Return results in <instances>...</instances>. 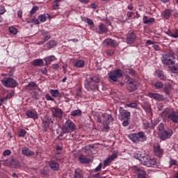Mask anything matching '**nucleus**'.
I'll list each match as a JSON object with an SVG mask.
<instances>
[{"instance_id": "1", "label": "nucleus", "mask_w": 178, "mask_h": 178, "mask_svg": "<svg viewBox=\"0 0 178 178\" xmlns=\"http://www.w3.org/2000/svg\"><path fill=\"white\" fill-rule=\"evenodd\" d=\"M161 116L164 120L178 123V111H175L172 108H166L162 113Z\"/></svg>"}, {"instance_id": "2", "label": "nucleus", "mask_w": 178, "mask_h": 178, "mask_svg": "<svg viewBox=\"0 0 178 178\" xmlns=\"http://www.w3.org/2000/svg\"><path fill=\"white\" fill-rule=\"evenodd\" d=\"M100 81L99 77L97 76H90L89 79H86L84 81L85 88L88 91H95V90L98 89V83Z\"/></svg>"}, {"instance_id": "3", "label": "nucleus", "mask_w": 178, "mask_h": 178, "mask_svg": "<svg viewBox=\"0 0 178 178\" xmlns=\"http://www.w3.org/2000/svg\"><path fill=\"white\" fill-rule=\"evenodd\" d=\"M128 138L132 141V143H134V144H138L147 141V135H145L144 131H139L129 134Z\"/></svg>"}, {"instance_id": "4", "label": "nucleus", "mask_w": 178, "mask_h": 178, "mask_svg": "<svg viewBox=\"0 0 178 178\" xmlns=\"http://www.w3.org/2000/svg\"><path fill=\"white\" fill-rule=\"evenodd\" d=\"M55 126H56V124L54 122V119L49 118V117H45L42 120V131H48V129H50V130H54L55 129Z\"/></svg>"}, {"instance_id": "5", "label": "nucleus", "mask_w": 178, "mask_h": 178, "mask_svg": "<svg viewBox=\"0 0 178 178\" xmlns=\"http://www.w3.org/2000/svg\"><path fill=\"white\" fill-rule=\"evenodd\" d=\"M122 77H123V73L120 69L114 70L108 74V79L111 83L113 81L118 82V79Z\"/></svg>"}, {"instance_id": "6", "label": "nucleus", "mask_w": 178, "mask_h": 178, "mask_svg": "<svg viewBox=\"0 0 178 178\" xmlns=\"http://www.w3.org/2000/svg\"><path fill=\"white\" fill-rule=\"evenodd\" d=\"M1 81L6 88H15L17 86V81L12 77H5Z\"/></svg>"}, {"instance_id": "7", "label": "nucleus", "mask_w": 178, "mask_h": 178, "mask_svg": "<svg viewBox=\"0 0 178 178\" xmlns=\"http://www.w3.org/2000/svg\"><path fill=\"white\" fill-rule=\"evenodd\" d=\"M76 125L74 124V122L71 120H67L62 127V132L64 134H66V133H72V131H74Z\"/></svg>"}, {"instance_id": "8", "label": "nucleus", "mask_w": 178, "mask_h": 178, "mask_svg": "<svg viewBox=\"0 0 178 178\" xmlns=\"http://www.w3.org/2000/svg\"><path fill=\"white\" fill-rule=\"evenodd\" d=\"M161 60L163 64L166 66L175 65V55L170 54H163L161 57Z\"/></svg>"}, {"instance_id": "9", "label": "nucleus", "mask_w": 178, "mask_h": 178, "mask_svg": "<svg viewBox=\"0 0 178 178\" xmlns=\"http://www.w3.org/2000/svg\"><path fill=\"white\" fill-rule=\"evenodd\" d=\"M131 172L136 175L137 178H147V172L145 170L138 166L132 167Z\"/></svg>"}, {"instance_id": "10", "label": "nucleus", "mask_w": 178, "mask_h": 178, "mask_svg": "<svg viewBox=\"0 0 178 178\" xmlns=\"http://www.w3.org/2000/svg\"><path fill=\"white\" fill-rule=\"evenodd\" d=\"M138 86H140V84L136 79H130L127 81V87L129 92L136 91V90L138 88Z\"/></svg>"}, {"instance_id": "11", "label": "nucleus", "mask_w": 178, "mask_h": 178, "mask_svg": "<svg viewBox=\"0 0 178 178\" xmlns=\"http://www.w3.org/2000/svg\"><path fill=\"white\" fill-rule=\"evenodd\" d=\"M172 136H173V130L169 128L165 129L162 132H159V137L161 140H163V141L170 138Z\"/></svg>"}, {"instance_id": "12", "label": "nucleus", "mask_w": 178, "mask_h": 178, "mask_svg": "<svg viewBox=\"0 0 178 178\" xmlns=\"http://www.w3.org/2000/svg\"><path fill=\"white\" fill-rule=\"evenodd\" d=\"M119 120H130V116H131L130 112L127 110H124L123 107L119 108Z\"/></svg>"}, {"instance_id": "13", "label": "nucleus", "mask_w": 178, "mask_h": 178, "mask_svg": "<svg viewBox=\"0 0 178 178\" xmlns=\"http://www.w3.org/2000/svg\"><path fill=\"white\" fill-rule=\"evenodd\" d=\"M137 40V34L134 31H130L128 32L126 38V41L127 44H134Z\"/></svg>"}, {"instance_id": "14", "label": "nucleus", "mask_w": 178, "mask_h": 178, "mask_svg": "<svg viewBox=\"0 0 178 178\" xmlns=\"http://www.w3.org/2000/svg\"><path fill=\"white\" fill-rule=\"evenodd\" d=\"M51 112L52 113L53 118L60 119L62 116H63V111L58 107H52L51 108Z\"/></svg>"}, {"instance_id": "15", "label": "nucleus", "mask_w": 178, "mask_h": 178, "mask_svg": "<svg viewBox=\"0 0 178 178\" xmlns=\"http://www.w3.org/2000/svg\"><path fill=\"white\" fill-rule=\"evenodd\" d=\"M95 31L98 34H106L108 31V28L106 24L101 23L97 27H96Z\"/></svg>"}, {"instance_id": "16", "label": "nucleus", "mask_w": 178, "mask_h": 178, "mask_svg": "<svg viewBox=\"0 0 178 178\" xmlns=\"http://www.w3.org/2000/svg\"><path fill=\"white\" fill-rule=\"evenodd\" d=\"M153 148L156 156H158V158H162V156H163V149L161 148L159 144H154Z\"/></svg>"}, {"instance_id": "17", "label": "nucleus", "mask_w": 178, "mask_h": 178, "mask_svg": "<svg viewBox=\"0 0 178 178\" xmlns=\"http://www.w3.org/2000/svg\"><path fill=\"white\" fill-rule=\"evenodd\" d=\"M147 97H149V98H152L155 101L161 102L165 99V97L163 96V95H161L159 93H155V92H149L147 94Z\"/></svg>"}, {"instance_id": "18", "label": "nucleus", "mask_w": 178, "mask_h": 178, "mask_svg": "<svg viewBox=\"0 0 178 178\" xmlns=\"http://www.w3.org/2000/svg\"><path fill=\"white\" fill-rule=\"evenodd\" d=\"M48 165L50 169H51V170H54V172H58V170H59L60 169L59 163H58V161H56V160H50L48 162Z\"/></svg>"}, {"instance_id": "19", "label": "nucleus", "mask_w": 178, "mask_h": 178, "mask_svg": "<svg viewBox=\"0 0 178 178\" xmlns=\"http://www.w3.org/2000/svg\"><path fill=\"white\" fill-rule=\"evenodd\" d=\"M26 115L30 119H38V113L35 109L28 110L26 111Z\"/></svg>"}, {"instance_id": "20", "label": "nucleus", "mask_w": 178, "mask_h": 178, "mask_svg": "<svg viewBox=\"0 0 178 178\" xmlns=\"http://www.w3.org/2000/svg\"><path fill=\"white\" fill-rule=\"evenodd\" d=\"M103 44L106 47H114V48H116V47H118L116 41L112 40L111 38H107L104 40Z\"/></svg>"}, {"instance_id": "21", "label": "nucleus", "mask_w": 178, "mask_h": 178, "mask_svg": "<svg viewBox=\"0 0 178 178\" xmlns=\"http://www.w3.org/2000/svg\"><path fill=\"white\" fill-rule=\"evenodd\" d=\"M116 158H118V154L116 153H113L104 161V166L109 165L113 161H115V159H116Z\"/></svg>"}, {"instance_id": "22", "label": "nucleus", "mask_w": 178, "mask_h": 178, "mask_svg": "<svg viewBox=\"0 0 178 178\" xmlns=\"http://www.w3.org/2000/svg\"><path fill=\"white\" fill-rule=\"evenodd\" d=\"M143 129H144V130H148V129H150V130H154V129H155V124L149 122L147 120H143Z\"/></svg>"}, {"instance_id": "23", "label": "nucleus", "mask_w": 178, "mask_h": 178, "mask_svg": "<svg viewBox=\"0 0 178 178\" xmlns=\"http://www.w3.org/2000/svg\"><path fill=\"white\" fill-rule=\"evenodd\" d=\"M38 88V85H36L35 82H30L27 86L24 87V91H31Z\"/></svg>"}, {"instance_id": "24", "label": "nucleus", "mask_w": 178, "mask_h": 178, "mask_svg": "<svg viewBox=\"0 0 178 178\" xmlns=\"http://www.w3.org/2000/svg\"><path fill=\"white\" fill-rule=\"evenodd\" d=\"M139 159V161H140L142 165H144L145 166H147V165H149V161L151 159V156L149 155L143 156L142 158L137 157Z\"/></svg>"}, {"instance_id": "25", "label": "nucleus", "mask_w": 178, "mask_h": 178, "mask_svg": "<svg viewBox=\"0 0 178 178\" xmlns=\"http://www.w3.org/2000/svg\"><path fill=\"white\" fill-rule=\"evenodd\" d=\"M165 34H167V35H169V37H172V38H178V29H168L165 32Z\"/></svg>"}, {"instance_id": "26", "label": "nucleus", "mask_w": 178, "mask_h": 178, "mask_svg": "<svg viewBox=\"0 0 178 178\" xmlns=\"http://www.w3.org/2000/svg\"><path fill=\"white\" fill-rule=\"evenodd\" d=\"M22 155H25V156H33V155H34V152L30 150V149L26 147H22Z\"/></svg>"}, {"instance_id": "27", "label": "nucleus", "mask_w": 178, "mask_h": 178, "mask_svg": "<svg viewBox=\"0 0 178 178\" xmlns=\"http://www.w3.org/2000/svg\"><path fill=\"white\" fill-rule=\"evenodd\" d=\"M143 24H149L152 25L155 23V18H149L148 19L147 16L144 15L143 17Z\"/></svg>"}, {"instance_id": "28", "label": "nucleus", "mask_w": 178, "mask_h": 178, "mask_svg": "<svg viewBox=\"0 0 178 178\" xmlns=\"http://www.w3.org/2000/svg\"><path fill=\"white\" fill-rule=\"evenodd\" d=\"M170 16H172V10L170 9H165L161 13V17H163L165 20H168Z\"/></svg>"}, {"instance_id": "29", "label": "nucleus", "mask_w": 178, "mask_h": 178, "mask_svg": "<svg viewBox=\"0 0 178 178\" xmlns=\"http://www.w3.org/2000/svg\"><path fill=\"white\" fill-rule=\"evenodd\" d=\"M102 118H103V120L106 123H111L112 120H113V118L112 117V115L104 113L102 115Z\"/></svg>"}, {"instance_id": "30", "label": "nucleus", "mask_w": 178, "mask_h": 178, "mask_svg": "<svg viewBox=\"0 0 178 178\" xmlns=\"http://www.w3.org/2000/svg\"><path fill=\"white\" fill-rule=\"evenodd\" d=\"M58 45V42L55 40H49L48 41L44 47L46 49H51V48H54V47H56Z\"/></svg>"}, {"instance_id": "31", "label": "nucleus", "mask_w": 178, "mask_h": 178, "mask_svg": "<svg viewBox=\"0 0 178 178\" xmlns=\"http://www.w3.org/2000/svg\"><path fill=\"white\" fill-rule=\"evenodd\" d=\"M74 178H83L84 177V174L83 172V170L80 168H76L74 170Z\"/></svg>"}, {"instance_id": "32", "label": "nucleus", "mask_w": 178, "mask_h": 178, "mask_svg": "<svg viewBox=\"0 0 178 178\" xmlns=\"http://www.w3.org/2000/svg\"><path fill=\"white\" fill-rule=\"evenodd\" d=\"M149 165H146L148 168H158L159 166V163L156 161V159L153 158L151 159L150 157V161H149Z\"/></svg>"}, {"instance_id": "33", "label": "nucleus", "mask_w": 178, "mask_h": 178, "mask_svg": "<svg viewBox=\"0 0 178 178\" xmlns=\"http://www.w3.org/2000/svg\"><path fill=\"white\" fill-rule=\"evenodd\" d=\"M156 74L158 79L162 80L163 81H166V75H165L163 71L158 70L156 71Z\"/></svg>"}, {"instance_id": "34", "label": "nucleus", "mask_w": 178, "mask_h": 178, "mask_svg": "<svg viewBox=\"0 0 178 178\" xmlns=\"http://www.w3.org/2000/svg\"><path fill=\"white\" fill-rule=\"evenodd\" d=\"M50 94H51V96L54 98H58V97H59V98H62V96L64 95L63 93L60 94L58 90L54 89L50 90Z\"/></svg>"}, {"instance_id": "35", "label": "nucleus", "mask_w": 178, "mask_h": 178, "mask_svg": "<svg viewBox=\"0 0 178 178\" xmlns=\"http://www.w3.org/2000/svg\"><path fill=\"white\" fill-rule=\"evenodd\" d=\"M78 159L81 163H90V162H91V159H90V158H87L84 155H80Z\"/></svg>"}, {"instance_id": "36", "label": "nucleus", "mask_w": 178, "mask_h": 178, "mask_svg": "<svg viewBox=\"0 0 178 178\" xmlns=\"http://www.w3.org/2000/svg\"><path fill=\"white\" fill-rule=\"evenodd\" d=\"M44 60L46 62V65L48 66L49 65H51L54 60H56V58L55 56H50L48 57H45L44 58Z\"/></svg>"}, {"instance_id": "37", "label": "nucleus", "mask_w": 178, "mask_h": 178, "mask_svg": "<svg viewBox=\"0 0 178 178\" xmlns=\"http://www.w3.org/2000/svg\"><path fill=\"white\" fill-rule=\"evenodd\" d=\"M33 66H44V60L41 58H37L32 63Z\"/></svg>"}, {"instance_id": "38", "label": "nucleus", "mask_w": 178, "mask_h": 178, "mask_svg": "<svg viewBox=\"0 0 178 178\" xmlns=\"http://www.w3.org/2000/svg\"><path fill=\"white\" fill-rule=\"evenodd\" d=\"M126 73H128V74H130L132 77H136L137 76V72L136 70H133V68H127Z\"/></svg>"}, {"instance_id": "39", "label": "nucleus", "mask_w": 178, "mask_h": 178, "mask_svg": "<svg viewBox=\"0 0 178 178\" xmlns=\"http://www.w3.org/2000/svg\"><path fill=\"white\" fill-rule=\"evenodd\" d=\"M84 60H77L75 63H74V66L75 67H84Z\"/></svg>"}, {"instance_id": "40", "label": "nucleus", "mask_w": 178, "mask_h": 178, "mask_svg": "<svg viewBox=\"0 0 178 178\" xmlns=\"http://www.w3.org/2000/svg\"><path fill=\"white\" fill-rule=\"evenodd\" d=\"M8 31L10 34H12L13 35H16L17 33L19 32L17 31V29H16L15 26H10L8 28Z\"/></svg>"}, {"instance_id": "41", "label": "nucleus", "mask_w": 178, "mask_h": 178, "mask_svg": "<svg viewBox=\"0 0 178 178\" xmlns=\"http://www.w3.org/2000/svg\"><path fill=\"white\" fill-rule=\"evenodd\" d=\"M82 113H83L81 112V110H80V109L74 110L71 112V116H74V117L81 116Z\"/></svg>"}, {"instance_id": "42", "label": "nucleus", "mask_w": 178, "mask_h": 178, "mask_svg": "<svg viewBox=\"0 0 178 178\" xmlns=\"http://www.w3.org/2000/svg\"><path fill=\"white\" fill-rule=\"evenodd\" d=\"M154 86L156 90H161V88H163V83H162L161 81H156Z\"/></svg>"}, {"instance_id": "43", "label": "nucleus", "mask_w": 178, "mask_h": 178, "mask_svg": "<svg viewBox=\"0 0 178 178\" xmlns=\"http://www.w3.org/2000/svg\"><path fill=\"white\" fill-rule=\"evenodd\" d=\"M170 90H172V86L168 85L164 87L163 91L166 94V95H170Z\"/></svg>"}, {"instance_id": "44", "label": "nucleus", "mask_w": 178, "mask_h": 178, "mask_svg": "<svg viewBox=\"0 0 178 178\" xmlns=\"http://www.w3.org/2000/svg\"><path fill=\"white\" fill-rule=\"evenodd\" d=\"M39 22H41V23H45L47 22V16L45 14H42L38 16Z\"/></svg>"}, {"instance_id": "45", "label": "nucleus", "mask_w": 178, "mask_h": 178, "mask_svg": "<svg viewBox=\"0 0 178 178\" xmlns=\"http://www.w3.org/2000/svg\"><path fill=\"white\" fill-rule=\"evenodd\" d=\"M142 108L147 112V113H149L151 112V105L149 104H144L142 106Z\"/></svg>"}, {"instance_id": "46", "label": "nucleus", "mask_w": 178, "mask_h": 178, "mask_svg": "<svg viewBox=\"0 0 178 178\" xmlns=\"http://www.w3.org/2000/svg\"><path fill=\"white\" fill-rule=\"evenodd\" d=\"M27 134V131L24 130V129H20L18 132L19 137H24Z\"/></svg>"}, {"instance_id": "47", "label": "nucleus", "mask_w": 178, "mask_h": 178, "mask_svg": "<svg viewBox=\"0 0 178 178\" xmlns=\"http://www.w3.org/2000/svg\"><path fill=\"white\" fill-rule=\"evenodd\" d=\"M59 6H60V4L58 3L57 1H54L52 4V8L54 10H56V9H59Z\"/></svg>"}, {"instance_id": "48", "label": "nucleus", "mask_w": 178, "mask_h": 178, "mask_svg": "<svg viewBox=\"0 0 178 178\" xmlns=\"http://www.w3.org/2000/svg\"><path fill=\"white\" fill-rule=\"evenodd\" d=\"M125 106H127L128 108H137V103L133 102V103L126 104Z\"/></svg>"}, {"instance_id": "49", "label": "nucleus", "mask_w": 178, "mask_h": 178, "mask_svg": "<svg viewBox=\"0 0 178 178\" xmlns=\"http://www.w3.org/2000/svg\"><path fill=\"white\" fill-rule=\"evenodd\" d=\"M32 98H34V99H40L41 97H40L38 92L33 91L32 92Z\"/></svg>"}, {"instance_id": "50", "label": "nucleus", "mask_w": 178, "mask_h": 178, "mask_svg": "<svg viewBox=\"0 0 178 178\" xmlns=\"http://www.w3.org/2000/svg\"><path fill=\"white\" fill-rule=\"evenodd\" d=\"M157 129L159 131V133H162L165 129V125L163 123H161L158 127Z\"/></svg>"}, {"instance_id": "51", "label": "nucleus", "mask_w": 178, "mask_h": 178, "mask_svg": "<svg viewBox=\"0 0 178 178\" xmlns=\"http://www.w3.org/2000/svg\"><path fill=\"white\" fill-rule=\"evenodd\" d=\"M106 55H108V56H112V55H113V54H115V50L110 49H107L106 50Z\"/></svg>"}, {"instance_id": "52", "label": "nucleus", "mask_w": 178, "mask_h": 178, "mask_svg": "<svg viewBox=\"0 0 178 178\" xmlns=\"http://www.w3.org/2000/svg\"><path fill=\"white\" fill-rule=\"evenodd\" d=\"M56 155H59L60 154V152H59L62 151L63 149V147H62V146L57 145L56 147Z\"/></svg>"}, {"instance_id": "53", "label": "nucleus", "mask_w": 178, "mask_h": 178, "mask_svg": "<svg viewBox=\"0 0 178 178\" xmlns=\"http://www.w3.org/2000/svg\"><path fill=\"white\" fill-rule=\"evenodd\" d=\"M170 70L172 73H178V65L171 67Z\"/></svg>"}, {"instance_id": "54", "label": "nucleus", "mask_w": 178, "mask_h": 178, "mask_svg": "<svg viewBox=\"0 0 178 178\" xmlns=\"http://www.w3.org/2000/svg\"><path fill=\"white\" fill-rule=\"evenodd\" d=\"M12 154V151L10 149H6L3 152V156H9Z\"/></svg>"}, {"instance_id": "55", "label": "nucleus", "mask_w": 178, "mask_h": 178, "mask_svg": "<svg viewBox=\"0 0 178 178\" xmlns=\"http://www.w3.org/2000/svg\"><path fill=\"white\" fill-rule=\"evenodd\" d=\"M45 98L47 101H55V99L52 98V97H51V95H49V93H47L45 95Z\"/></svg>"}, {"instance_id": "56", "label": "nucleus", "mask_w": 178, "mask_h": 178, "mask_svg": "<svg viewBox=\"0 0 178 178\" xmlns=\"http://www.w3.org/2000/svg\"><path fill=\"white\" fill-rule=\"evenodd\" d=\"M39 9V6H34L31 10V15H34V13H36L37 10H38Z\"/></svg>"}, {"instance_id": "57", "label": "nucleus", "mask_w": 178, "mask_h": 178, "mask_svg": "<svg viewBox=\"0 0 178 178\" xmlns=\"http://www.w3.org/2000/svg\"><path fill=\"white\" fill-rule=\"evenodd\" d=\"M104 129L106 131H108L111 127H109V122L103 123Z\"/></svg>"}, {"instance_id": "58", "label": "nucleus", "mask_w": 178, "mask_h": 178, "mask_svg": "<svg viewBox=\"0 0 178 178\" xmlns=\"http://www.w3.org/2000/svg\"><path fill=\"white\" fill-rule=\"evenodd\" d=\"M86 22V23H88V24L89 26H91L92 27H94V22H92V20H91L90 19L87 18Z\"/></svg>"}, {"instance_id": "59", "label": "nucleus", "mask_w": 178, "mask_h": 178, "mask_svg": "<svg viewBox=\"0 0 178 178\" xmlns=\"http://www.w3.org/2000/svg\"><path fill=\"white\" fill-rule=\"evenodd\" d=\"M51 38V35H43V41L44 42H47V41H48V40H49Z\"/></svg>"}, {"instance_id": "60", "label": "nucleus", "mask_w": 178, "mask_h": 178, "mask_svg": "<svg viewBox=\"0 0 178 178\" xmlns=\"http://www.w3.org/2000/svg\"><path fill=\"white\" fill-rule=\"evenodd\" d=\"M11 163H12V165H15V166L16 168H17V166H19V161H17V160H16V159H12Z\"/></svg>"}, {"instance_id": "61", "label": "nucleus", "mask_w": 178, "mask_h": 178, "mask_svg": "<svg viewBox=\"0 0 178 178\" xmlns=\"http://www.w3.org/2000/svg\"><path fill=\"white\" fill-rule=\"evenodd\" d=\"M13 95H15V92H11L6 96V98H7V99H10V98H13Z\"/></svg>"}, {"instance_id": "62", "label": "nucleus", "mask_w": 178, "mask_h": 178, "mask_svg": "<svg viewBox=\"0 0 178 178\" xmlns=\"http://www.w3.org/2000/svg\"><path fill=\"white\" fill-rule=\"evenodd\" d=\"M122 126H124V127H127V126H129V120H122Z\"/></svg>"}, {"instance_id": "63", "label": "nucleus", "mask_w": 178, "mask_h": 178, "mask_svg": "<svg viewBox=\"0 0 178 178\" xmlns=\"http://www.w3.org/2000/svg\"><path fill=\"white\" fill-rule=\"evenodd\" d=\"M102 169V163H100L99 165L95 169V172H99Z\"/></svg>"}, {"instance_id": "64", "label": "nucleus", "mask_w": 178, "mask_h": 178, "mask_svg": "<svg viewBox=\"0 0 178 178\" xmlns=\"http://www.w3.org/2000/svg\"><path fill=\"white\" fill-rule=\"evenodd\" d=\"M176 163H177V161L175 160V159H171L170 161V165L171 166H173L174 165H176Z\"/></svg>"}]
</instances>
